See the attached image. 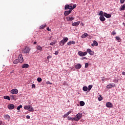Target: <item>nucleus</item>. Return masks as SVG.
I'll list each match as a JSON object with an SVG mask.
<instances>
[{
  "label": "nucleus",
  "mask_w": 125,
  "mask_h": 125,
  "mask_svg": "<svg viewBox=\"0 0 125 125\" xmlns=\"http://www.w3.org/2000/svg\"><path fill=\"white\" fill-rule=\"evenodd\" d=\"M77 7V4H75L73 5H72V4H66L64 6L65 10H67V9H69V10H73V9H75Z\"/></svg>",
  "instance_id": "nucleus-1"
},
{
  "label": "nucleus",
  "mask_w": 125,
  "mask_h": 125,
  "mask_svg": "<svg viewBox=\"0 0 125 125\" xmlns=\"http://www.w3.org/2000/svg\"><path fill=\"white\" fill-rule=\"evenodd\" d=\"M82 117H83V114L79 113H78L75 117H74V119L75 120V122H79L81 119H82Z\"/></svg>",
  "instance_id": "nucleus-2"
},
{
  "label": "nucleus",
  "mask_w": 125,
  "mask_h": 125,
  "mask_svg": "<svg viewBox=\"0 0 125 125\" xmlns=\"http://www.w3.org/2000/svg\"><path fill=\"white\" fill-rule=\"evenodd\" d=\"M68 38L65 37L62 40L61 42H60L59 44L61 46H63L64 44L66 43V42H68Z\"/></svg>",
  "instance_id": "nucleus-3"
},
{
  "label": "nucleus",
  "mask_w": 125,
  "mask_h": 125,
  "mask_svg": "<svg viewBox=\"0 0 125 125\" xmlns=\"http://www.w3.org/2000/svg\"><path fill=\"white\" fill-rule=\"evenodd\" d=\"M30 51V48L28 47H26L24 49L22 50V52L24 54H25V53H29Z\"/></svg>",
  "instance_id": "nucleus-4"
},
{
  "label": "nucleus",
  "mask_w": 125,
  "mask_h": 125,
  "mask_svg": "<svg viewBox=\"0 0 125 125\" xmlns=\"http://www.w3.org/2000/svg\"><path fill=\"white\" fill-rule=\"evenodd\" d=\"M86 54H87V52H83L81 51L78 52V55H79V56H81V57L85 56Z\"/></svg>",
  "instance_id": "nucleus-5"
},
{
  "label": "nucleus",
  "mask_w": 125,
  "mask_h": 125,
  "mask_svg": "<svg viewBox=\"0 0 125 125\" xmlns=\"http://www.w3.org/2000/svg\"><path fill=\"white\" fill-rule=\"evenodd\" d=\"M18 60L20 61V63H23V62H24V59H23L22 54H20L19 55Z\"/></svg>",
  "instance_id": "nucleus-6"
},
{
  "label": "nucleus",
  "mask_w": 125,
  "mask_h": 125,
  "mask_svg": "<svg viewBox=\"0 0 125 125\" xmlns=\"http://www.w3.org/2000/svg\"><path fill=\"white\" fill-rule=\"evenodd\" d=\"M12 94H17L18 93V90L17 89H13L10 91Z\"/></svg>",
  "instance_id": "nucleus-7"
},
{
  "label": "nucleus",
  "mask_w": 125,
  "mask_h": 125,
  "mask_svg": "<svg viewBox=\"0 0 125 125\" xmlns=\"http://www.w3.org/2000/svg\"><path fill=\"white\" fill-rule=\"evenodd\" d=\"M24 109H25V110H28V111H30V112H32V108H31L30 105L24 106Z\"/></svg>",
  "instance_id": "nucleus-8"
},
{
  "label": "nucleus",
  "mask_w": 125,
  "mask_h": 125,
  "mask_svg": "<svg viewBox=\"0 0 125 125\" xmlns=\"http://www.w3.org/2000/svg\"><path fill=\"white\" fill-rule=\"evenodd\" d=\"M15 106L13 104H10L8 105V109H9V110H13L14 109Z\"/></svg>",
  "instance_id": "nucleus-9"
},
{
  "label": "nucleus",
  "mask_w": 125,
  "mask_h": 125,
  "mask_svg": "<svg viewBox=\"0 0 125 125\" xmlns=\"http://www.w3.org/2000/svg\"><path fill=\"white\" fill-rule=\"evenodd\" d=\"M106 106L107 108H112L113 104H111V102H107L106 104Z\"/></svg>",
  "instance_id": "nucleus-10"
},
{
  "label": "nucleus",
  "mask_w": 125,
  "mask_h": 125,
  "mask_svg": "<svg viewBox=\"0 0 125 125\" xmlns=\"http://www.w3.org/2000/svg\"><path fill=\"white\" fill-rule=\"evenodd\" d=\"M87 52H88L90 55H93V54H94V52L92 51L90 49H87Z\"/></svg>",
  "instance_id": "nucleus-11"
},
{
  "label": "nucleus",
  "mask_w": 125,
  "mask_h": 125,
  "mask_svg": "<svg viewBox=\"0 0 125 125\" xmlns=\"http://www.w3.org/2000/svg\"><path fill=\"white\" fill-rule=\"evenodd\" d=\"M82 68V64L80 63H77L76 65H75V69L77 70H79Z\"/></svg>",
  "instance_id": "nucleus-12"
},
{
  "label": "nucleus",
  "mask_w": 125,
  "mask_h": 125,
  "mask_svg": "<svg viewBox=\"0 0 125 125\" xmlns=\"http://www.w3.org/2000/svg\"><path fill=\"white\" fill-rule=\"evenodd\" d=\"M71 12H72V10L65 11L64 13V16H68L69 14H70Z\"/></svg>",
  "instance_id": "nucleus-13"
},
{
  "label": "nucleus",
  "mask_w": 125,
  "mask_h": 125,
  "mask_svg": "<svg viewBox=\"0 0 125 125\" xmlns=\"http://www.w3.org/2000/svg\"><path fill=\"white\" fill-rule=\"evenodd\" d=\"M80 23H81V21H78L77 22L72 23V25L74 26H79V25H80Z\"/></svg>",
  "instance_id": "nucleus-14"
},
{
  "label": "nucleus",
  "mask_w": 125,
  "mask_h": 125,
  "mask_svg": "<svg viewBox=\"0 0 125 125\" xmlns=\"http://www.w3.org/2000/svg\"><path fill=\"white\" fill-rule=\"evenodd\" d=\"M66 20L67 21H73L74 20V17H71L70 16H68L66 17Z\"/></svg>",
  "instance_id": "nucleus-15"
},
{
  "label": "nucleus",
  "mask_w": 125,
  "mask_h": 125,
  "mask_svg": "<svg viewBox=\"0 0 125 125\" xmlns=\"http://www.w3.org/2000/svg\"><path fill=\"white\" fill-rule=\"evenodd\" d=\"M21 68H29V64L27 63H24L22 65Z\"/></svg>",
  "instance_id": "nucleus-16"
},
{
  "label": "nucleus",
  "mask_w": 125,
  "mask_h": 125,
  "mask_svg": "<svg viewBox=\"0 0 125 125\" xmlns=\"http://www.w3.org/2000/svg\"><path fill=\"white\" fill-rule=\"evenodd\" d=\"M104 16L106 18H111V15L109 14H107L106 13H104Z\"/></svg>",
  "instance_id": "nucleus-17"
},
{
  "label": "nucleus",
  "mask_w": 125,
  "mask_h": 125,
  "mask_svg": "<svg viewBox=\"0 0 125 125\" xmlns=\"http://www.w3.org/2000/svg\"><path fill=\"white\" fill-rule=\"evenodd\" d=\"M120 11H122V10H125V4L123 5H121L119 8Z\"/></svg>",
  "instance_id": "nucleus-18"
},
{
  "label": "nucleus",
  "mask_w": 125,
  "mask_h": 125,
  "mask_svg": "<svg viewBox=\"0 0 125 125\" xmlns=\"http://www.w3.org/2000/svg\"><path fill=\"white\" fill-rule=\"evenodd\" d=\"M115 86V84H109L107 85L106 87L107 88H112V87H114Z\"/></svg>",
  "instance_id": "nucleus-19"
},
{
  "label": "nucleus",
  "mask_w": 125,
  "mask_h": 125,
  "mask_svg": "<svg viewBox=\"0 0 125 125\" xmlns=\"http://www.w3.org/2000/svg\"><path fill=\"white\" fill-rule=\"evenodd\" d=\"M100 20L102 21L103 22L106 20V19L104 17V16H102L100 17Z\"/></svg>",
  "instance_id": "nucleus-20"
},
{
  "label": "nucleus",
  "mask_w": 125,
  "mask_h": 125,
  "mask_svg": "<svg viewBox=\"0 0 125 125\" xmlns=\"http://www.w3.org/2000/svg\"><path fill=\"white\" fill-rule=\"evenodd\" d=\"M76 42L75 41H70L67 42V45H71V44H75Z\"/></svg>",
  "instance_id": "nucleus-21"
},
{
  "label": "nucleus",
  "mask_w": 125,
  "mask_h": 125,
  "mask_svg": "<svg viewBox=\"0 0 125 125\" xmlns=\"http://www.w3.org/2000/svg\"><path fill=\"white\" fill-rule=\"evenodd\" d=\"M4 118H5V119H6V120H9V119H10V116L8 114L4 115Z\"/></svg>",
  "instance_id": "nucleus-22"
},
{
  "label": "nucleus",
  "mask_w": 125,
  "mask_h": 125,
  "mask_svg": "<svg viewBox=\"0 0 125 125\" xmlns=\"http://www.w3.org/2000/svg\"><path fill=\"white\" fill-rule=\"evenodd\" d=\"M46 26V24H42L40 27V30H43V29H44V28H45Z\"/></svg>",
  "instance_id": "nucleus-23"
},
{
  "label": "nucleus",
  "mask_w": 125,
  "mask_h": 125,
  "mask_svg": "<svg viewBox=\"0 0 125 125\" xmlns=\"http://www.w3.org/2000/svg\"><path fill=\"white\" fill-rule=\"evenodd\" d=\"M10 97L13 100H15V99H16V96L15 95H11Z\"/></svg>",
  "instance_id": "nucleus-24"
},
{
  "label": "nucleus",
  "mask_w": 125,
  "mask_h": 125,
  "mask_svg": "<svg viewBox=\"0 0 125 125\" xmlns=\"http://www.w3.org/2000/svg\"><path fill=\"white\" fill-rule=\"evenodd\" d=\"M38 50H40V51H42V47L40 45H38L37 46Z\"/></svg>",
  "instance_id": "nucleus-25"
},
{
  "label": "nucleus",
  "mask_w": 125,
  "mask_h": 125,
  "mask_svg": "<svg viewBox=\"0 0 125 125\" xmlns=\"http://www.w3.org/2000/svg\"><path fill=\"white\" fill-rule=\"evenodd\" d=\"M87 36H88V35L87 34V33H84V34H83L82 36V39H85V38H86V37H87Z\"/></svg>",
  "instance_id": "nucleus-26"
},
{
  "label": "nucleus",
  "mask_w": 125,
  "mask_h": 125,
  "mask_svg": "<svg viewBox=\"0 0 125 125\" xmlns=\"http://www.w3.org/2000/svg\"><path fill=\"white\" fill-rule=\"evenodd\" d=\"M67 119H68V120H69V121H75V117L72 118L70 116H68L67 117Z\"/></svg>",
  "instance_id": "nucleus-27"
},
{
  "label": "nucleus",
  "mask_w": 125,
  "mask_h": 125,
  "mask_svg": "<svg viewBox=\"0 0 125 125\" xmlns=\"http://www.w3.org/2000/svg\"><path fill=\"white\" fill-rule=\"evenodd\" d=\"M20 62L18 59H16L14 61L13 63L14 64H18V63Z\"/></svg>",
  "instance_id": "nucleus-28"
},
{
  "label": "nucleus",
  "mask_w": 125,
  "mask_h": 125,
  "mask_svg": "<svg viewBox=\"0 0 125 125\" xmlns=\"http://www.w3.org/2000/svg\"><path fill=\"white\" fill-rule=\"evenodd\" d=\"M4 99H7V100H10V97L8 96H4L3 97Z\"/></svg>",
  "instance_id": "nucleus-29"
},
{
  "label": "nucleus",
  "mask_w": 125,
  "mask_h": 125,
  "mask_svg": "<svg viewBox=\"0 0 125 125\" xmlns=\"http://www.w3.org/2000/svg\"><path fill=\"white\" fill-rule=\"evenodd\" d=\"M115 39L117 40V41L118 42H121V38L119 37L118 36L115 37Z\"/></svg>",
  "instance_id": "nucleus-30"
},
{
  "label": "nucleus",
  "mask_w": 125,
  "mask_h": 125,
  "mask_svg": "<svg viewBox=\"0 0 125 125\" xmlns=\"http://www.w3.org/2000/svg\"><path fill=\"white\" fill-rule=\"evenodd\" d=\"M87 89H88L87 86H84L83 87V91H87Z\"/></svg>",
  "instance_id": "nucleus-31"
},
{
  "label": "nucleus",
  "mask_w": 125,
  "mask_h": 125,
  "mask_svg": "<svg viewBox=\"0 0 125 125\" xmlns=\"http://www.w3.org/2000/svg\"><path fill=\"white\" fill-rule=\"evenodd\" d=\"M93 43L95 46H97L98 45V43L96 41H94Z\"/></svg>",
  "instance_id": "nucleus-32"
},
{
  "label": "nucleus",
  "mask_w": 125,
  "mask_h": 125,
  "mask_svg": "<svg viewBox=\"0 0 125 125\" xmlns=\"http://www.w3.org/2000/svg\"><path fill=\"white\" fill-rule=\"evenodd\" d=\"M80 106H84V102L81 101L80 103Z\"/></svg>",
  "instance_id": "nucleus-33"
},
{
  "label": "nucleus",
  "mask_w": 125,
  "mask_h": 125,
  "mask_svg": "<svg viewBox=\"0 0 125 125\" xmlns=\"http://www.w3.org/2000/svg\"><path fill=\"white\" fill-rule=\"evenodd\" d=\"M42 79L41 78L39 77L37 78V81L38 82V83H41V82H42Z\"/></svg>",
  "instance_id": "nucleus-34"
},
{
  "label": "nucleus",
  "mask_w": 125,
  "mask_h": 125,
  "mask_svg": "<svg viewBox=\"0 0 125 125\" xmlns=\"http://www.w3.org/2000/svg\"><path fill=\"white\" fill-rule=\"evenodd\" d=\"M91 88H92V85H89L88 86V90L89 91Z\"/></svg>",
  "instance_id": "nucleus-35"
},
{
  "label": "nucleus",
  "mask_w": 125,
  "mask_h": 125,
  "mask_svg": "<svg viewBox=\"0 0 125 125\" xmlns=\"http://www.w3.org/2000/svg\"><path fill=\"white\" fill-rule=\"evenodd\" d=\"M104 14V13H103V11H101L100 12L99 14V15L100 16H103V14Z\"/></svg>",
  "instance_id": "nucleus-36"
},
{
  "label": "nucleus",
  "mask_w": 125,
  "mask_h": 125,
  "mask_svg": "<svg viewBox=\"0 0 125 125\" xmlns=\"http://www.w3.org/2000/svg\"><path fill=\"white\" fill-rule=\"evenodd\" d=\"M22 105H20L19 106H18L17 107V110H20V109H21V108H22Z\"/></svg>",
  "instance_id": "nucleus-37"
},
{
  "label": "nucleus",
  "mask_w": 125,
  "mask_h": 125,
  "mask_svg": "<svg viewBox=\"0 0 125 125\" xmlns=\"http://www.w3.org/2000/svg\"><path fill=\"white\" fill-rule=\"evenodd\" d=\"M69 116V114H68V113H66L65 114H64V116H63V118H66V117H68Z\"/></svg>",
  "instance_id": "nucleus-38"
},
{
  "label": "nucleus",
  "mask_w": 125,
  "mask_h": 125,
  "mask_svg": "<svg viewBox=\"0 0 125 125\" xmlns=\"http://www.w3.org/2000/svg\"><path fill=\"white\" fill-rule=\"evenodd\" d=\"M88 63L86 62L85 63V68H88Z\"/></svg>",
  "instance_id": "nucleus-39"
},
{
  "label": "nucleus",
  "mask_w": 125,
  "mask_h": 125,
  "mask_svg": "<svg viewBox=\"0 0 125 125\" xmlns=\"http://www.w3.org/2000/svg\"><path fill=\"white\" fill-rule=\"evenodd\" d=\"M55 43H56V42H51L50 43V45H53L54 44H55Z\"/></svg>",
  "instance_id": "nucleus-40"
},
{
  "label": "nucleus",
  "mask_w": 125,
  "mask_h": 125,
  "mask_svg": "<svg viewBox=\"0 0 125 125\" xmlns=\"http://www.w3.org/2000/svg\"><path fill=\"white\" fill-rule=\"evenodd\" d=\"M46 84H52V83H50V82H49V81H47L46 82Z\"/></svg>",
  "instance_id": "nucleus-41"
},
{
  "label": "nucleus",
  "mask_w": 125,
  "mask_h": 125,
  "mask_svg": "<svg viewBox=\"0 0 125 125\" xmlns=\"http://www.w3.org/2000/svg\"><path fill=\"white\" fill-rule=\"evenodd\" d=\"M51 37L47 38V41H51Z\"/></svg>",
  "instance_id": "nucleus-42"
},
{
  "label": "nucleus",
  "mask_w": 125,
  "mask_h": 125,
  "mask_svg": "<svg viewBox=\"0 0 125 125\" xmlns=\"http://www.w3.org/2000/svg\"><path fill=\"white\" fill-rule=\"evenodd\" d=\"M58 53H59V52H58V51H56L55 52L54 54H55V55H58Z\"/></svg>",
  "instance_id": "nucleus-43"
},
{
  "label": "nucleus",
  "mask_w": 125,
  "mask_h": 125,
  "mask_svg": "<svg viewBox=\"0 0 125 125\" xmlns=\"http://www.w3.org/2000/svg\"><path fill=\"white\" fill-rule=\"evenodd\" d=\"M32 88H35L36 87V85H35V84H33L32 85Z\"/></svg>",
  "instance_id": "nucleus-44"
},
{
  "label": "nucleus",
  "mask_w": 125,
  "mask_h": 125,
  "mask_svg": "<svg viewBox=\"0 0 125 125\" xmlns=\"http://www.w3.org/2000/svg\"><path fill=\"white\" fill-rule=\"evenodd\" d=\"M52 57V56H47V59H50V58H51Z\"/></svg>",
  "instance_id": "nucleus-45"
},
{
  "label": "nucleus",
  "mask_w": 125,
  "mask_h": 125,
  "mask_svg": "<svg viewBox=\"0 0 125 125\" xmlns=\"http://www.w3.org/2000/svg\"><path fill=\"white\" fill-rule=\"evenodd\" d=\"M121 3H124L125 2V0H120Z\"/></svg>",
  "instance_id": "nucleus-46"
},
{
  "label": "nucleus",
  "mask_w": 125,
  "mask_h": 125,
  "mask_svg": "<svg viewBox=\"0 0 125 125\" xmlns=\"http://www.w3.org/2000/svg\"><path fill=\"white\" fill-rule=\"evenodd\" d=\"M116 32L115 31H113L112 33V34L113 35V36H115V35H116Z\"/></svg>",
  "instance_id": "nucleus-47"
},
{
  "label": "nucleus",
  "mask_w": 125,
  "mask_h": 125,
  "mask_svg": "<svg viewBox=\"0 0 125 125\" xmlns=\"http://www.w3.org/2000/svg\"><path fill=\"white\" fill-rule=\"evenodd\" d=\"M98 100H99V101H101L102 100V97H101L99 98Z\"/></svg>",
  "instance_id": "nucleus-48"
},
{
  "label": "nucleus",
  "mask_w": 125,
  "mask_h": 125,
  "mask_svg": "<svg viewBox=\"0 0 125 125\" xmlns=\"http://www.w3.org/2000/svg\"><path fill=\"white\" fill-rule=\"evenodd\" d=\"M71 113H72V111L70 110L67 112V114H68V115H70V114H71Z\"/></svg>",
  "instance_id": "nucleus-49"
},
{
  "label": "nucleus",
  "mask_w": 125,
  "mask_h": 125,
  "mask_svg": "<svg viewBox=\"0 0 125 125\" xmlns=\"http://www.w3.org/2000/svg\"><path fill=\"white\" fill-rule=\"evenodd\" d=\"M26 119H30V116L29 115L26 116Z\"/></svg>",
  "instance_id": "nucleus-50"
},
{
  "label": "nucleus",
  "mask_w": 125,
  "mask_h": 125,
  "mask_svg": "<svg viewBox=\"0 0 125 125\" xmlns=\"http://www.w3.org/2000/svg\"><path fill=\"white\" fill-rule=\"evenodd\" d=\"M122 74H123V75H124V76H125V71H123L122 72Z\"/></svg>",
  "instance_id": "nucleus-51"
},
{
  "label": "nucleus",
  "mask_w": 125,
  "mask_h": 125,
  "mask_svg": "<svg viewBox=\"0 0 125 125\" xmlns=\"http://www.w3.org/2000/svg\"><path fill=\"white\" fill-rule=\"evenodd\" d=\"M49 61L48 59H47V60H46V63H48Z\"/></svg>",
  "instance_id": "nucleus-52"
},
{
  "label": "nucleus",
  "mask_w": 125,
  "mask_h": 125,
  "mask_svg": "<svg viewBox=\"0 0 125 125\" xmlns=\"http://www.w3.org/2000/svg\"><path fill=\"white\" fill-rule=\"evenodd\" d=\"M47 31H50V30L49 29V27L47 28Z\"/></svg>",
  "instance_id": "nucleus-53"
},
{
  "label": "nucleus",
  "mask_w": 125,
  "mask_h": 125,
  "mask_svg": "<svg viewBox=\"0 0 125 125\" xmlns=\"http://www.w3.org/2000/svg\"><path fill=\"white\" fill-rule=\"evenodd\" d=\"M104 80H105V79H104V77H103V79H102V81L103 82H104Z\"/></svg>",
  "instance_id": "nucleus-54"
},
{
  "label": "nucleus",
  "mask_w": 125,
  "mask_h": 125,
  "mask_svg": "<svg viewBox=\"0 0 125 125\" xmlns=\"http://www.w3.org/2000/svg\"><path fill=\"white\" fill-rule=\"evenodd\" d=\"M14 70H12L11 72H10V74H12V73H14Z\"/></svg>",
  "instance_id": "nucleus-55"
},
{
  "label": "nucleus",
  "mask_w": 125,
  "mask_h": 125,
  "mask_svg": "<svg viewBox=\"0 0 125 125\" xmlns=\"http://www.w3.org/2000/svg\"><path fill=\"white\" fill-rule=\"evenodd\" d=\"M37 43V42H34V44H36Z\"/></svg>",
  "instance_id": "nucleus-56"
},
{
  "label": "nucleus",
  "mask_w": 125,
  "mask_h": 125,
  "mask_svg": "<svg viewBox=\"0 0 125 125\" xmlns=\"http://www.w3.org/2000/svg\"><path fill=\"white\" fill-rule=\"evenodd\" d=\"M86 58L85 57H83V59H85Z\"/></svg>",
  "instance_id": "nucleus-57"
},
{
  "label": "nucleus",
  "mask_w": 125,
  "mask_h": 125,
  "mask_svg": "<svg viewBox=\"0 0 125 125\" xmlns=\"http://www.w3.org/2000/svg\"><path fill=\"white\" fill-rule=\"evenodd\" d=\"M91 45H92V46H93V44H92Z\"/></svg>",
  "instance_id": "nucleus-58"
}]
</instances>
